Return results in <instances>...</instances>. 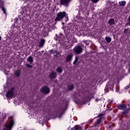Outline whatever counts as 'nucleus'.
<instances>
[{"label":"nucleus","mask_w":130,"mask_h":130,"mask_svg":"<svg viewBox=\"0 0 130 130\" xmlns=\"http://www.w3.org/2000/svg\"><path fill=\"white\" fill-rule=\"evenodd\" d=\"M105 40L108 42V43H110V42H111V38L109 37H106L105 38Z\"/></svg>","instance_id":"obj_21"},{"label":"nucleus","mask_w":130,"mask_h":130,"mask_svg":"<svg viewBox=\"0 0 130 130\" xmlns=\"http://www.w3.org/2000/svg\"><path fill=\"white\" fill-rule=\"evenodd\" d=\"M118 109H120L121 110H125L126 109V106L125 105H119L117 106Z\"/></svg>","instance_id":"obj_11"},{"label":"nucleus","mask_w":130,"mask_h":130,"mask_svg":"<svg viewBox=\"0 0 130 130\" xmlns=\"http://www.w3.org/2000/svg\"><path fill=\"white\" fill-rule=\"evenodd\" d=\"M54 39H55L56 41H59L60 44L65 46H67V43H68V42H69V43H75L77 42V39L74 38L73 36H70L69 37H68V41H66V38H64L63 35L61 34H60L59 37H57L56 38H55Z\"/></svg>","instance_id":"obj_1"},{"label":"nucleus","mask_w":130,"mask_h":130,"mask_svg":"<svg viewBox=\"0 0 130 130\" xmlns=\"http://www.w3.org/2000/svg\"><path fill=\"white\" fill-rule=\"evenodd\" d=\"M127 31H128V29L126 28L124 30V33H127Z\"/></svg>","instance_id":"obj_29"},{"label":"nucleus","mask_w":130,"mask_h":130,"mask_svg":"<svg viewBox=\"0 0 130 130\" xmlns=\"http://www.w3.org/2000/svg\"><path fill=\"white\" fill-rule=\"evenodd\" d=\"M44 43H45V40L41 39L39 43L40 47H42L44 45Z\"/></svg>","instance_id":"obj_16"},{"label":"nucleus","mask_w":130,"mask_h":130,"mask_svg":"<svg viewBox=\"0 0 130 130\" xmlns=\"http://www.w3.org/2000/svg\"><path fill=\"white\" fill-rule=\"evenodd\" d=\"M72 59H73V54H68L66 57V61H67V62H69V61H71Z\"/></svg>","instance_id":"obj_9"},{"label":"nucleus","mask_w":130,"mask_h":130,"mask_svg":"<svg viewBox=\"0 0 130 130\" xmlns=\"http://www.w3.org/2000/svg\"><path fill=\"white\" fill-rule=\"evenodd\" d=\"M14 126V120L12 119L8 122L5 126V128L3 130H11L12 127Z\"/></svg>","instance_id":"obj_4"},{"label":"nucleus","mask_w":130,"mask_h":130,"mask_svg":"<svg viewBox=\"0 0 130 130\" xmlns=\"http://www.w3.org/2000/svg\"><path fill=\"white\" fill-rule=\"evenodd\" d=\"M56 71L57 72H58V73H59V74H60V73H62V69L60 67H58L56 69Z\"/></svg>","instance_id":"obj_25"},{"label":"nucleus","mask_w":130,"mask_h":130,"mask_svg":"<svg viewBox=\"0 0 130 130\" xmlns=\"http://www.w3.org/2000/svg\"><path fill=\"white\" fill-rule=\"evenodd\" d=\"M25 2H26L27 0H24Z\"/></svg>","instance_id":"obj_35"},{"label":"nucleus","mask_w":130,"mask_h":130,"mask_svg":"<svg viewBox=\"0 0 130 130\" xmlns=\"http://www.w3.org/2000/svg\"><path fill=\"white\" fill-rule=\"evenodd\" d=\"M21 75V71L20 70H17L15 72V76L16 77H19Z\"/></svg>","instance_id":"obj_20"},{"label":"nucleus","mask_w":130,"mask_h":130,"mask_svg":"<svg viewBox=\"0 0 130 130\" xmlns=\"http://www.w3.org/2000/svg\"><path fill=\"white\" fill-rule=\"evenodd\" d=\"M109 24L111 25H115V22L114 21V19L112 18L109 20Z\"/></svg>","instance_id":"obj_17"},{"label":"nucleus","mask_w":130,"mask_h":130,"mask_svg":"<svg viewBox=\"0 0 130 130\" xmlns=\"http://www.w3.org/2000/svg\"><path fill=\"white\" fill-rule=\"evenodd\" d=\"M116 92H118V90L117 89H116Z\"/></svg>","instance_id":"obj_32"},{"label":"nucleus","mask_w":130,"mask_h":130,"mask_svg":"<svg viewBox=\"0 0 130 130\" xmlns=\"http://www.w3.org/2000/svg\"><path fill=\"white\" fill-rule=\"evenodd\" d=\"M64 17L66 18L65 22H67V21H68L69 20V17L66 13V12H60L57 13V16L55 19V21H60L62 20V18H64Z\"/></svg>","instance_id":"obj_2"},{"label":"nucleus","mask_w":130,"mask_h":130,"mask_svg":"<svg viewBox=\"0 0 130 130\" xmlns=\"http://www.w3.org/2000/svg\"><path fill=\"white\" fill-rule=\"evenodd\" d=\"M50 79H55V78H56V73L55 72L51 73L50 75Z\"/></svg>","instance_id":"obj_14"},{"label":"nucleus","mask_w":130,"mask_h":130,"mask_svg":"<svg viewBox=\"0 0 130 130\" xmlns=\"http://www.w3.org/2000/svg\"><path fill=\"white\" fill-rule=\"evenodd\" d=\"M0 40H2V37L0 36Z\"/></svg>","instance_id":"obj_33"},{"label":"nucleus","mask_w":130,"mask_h":130,"mask_svg":"<svg viewBox=\"0 0 130 130\" xmlns=\"http://www.w3.org/2000/svg\"><path fill=\"white\" fill-rule=\"evenodd\" d=\"M15 90L14 88H12L11 90H9L6 93L7 98H9L11 99V98H13L14 97V91Z\"/></svg>","instance_id":"obj_5"},{"label":"nucleus","mask_w":130,"mask_h":130,"mask_svg":"<svg viewBox=\"0 0 130 130\" xmlns=\"http://www.w3.org/2000/svg\"><path fill=\"white\" fill-rule=\"evenodd\" d=\"M26 67H27L28 69H32V68H33V66H32L31 65H30L29 63H26Z\"/></svg>","instance_id":"obj_27"},{"label":"nucleus","mask_w":130,"mask_h":130,"mask_svg":"<svg viewBox=\"0 0 130 130\" xmlns=\"http://www.w3.org/2000/svg\"><path fill=\"white\" fill-rule=\"evenodd\" d=\"M129 110V109H127L125 112H122L121 114L122 117H124V116H125V115L128 113Z\"/></svg>","instance_id":"obj_15"},{"label":"nucleus","mask_w":130,"mask_h":130,"mask_svg":"<svg viewBox=\"0 0 130 130\" xmlns=\"http://www.w3.org/2000/svg\"><path fill=\"white\" fill-rule=\"evenodd\" d=\"M99 117H100L99 119H98L97 120H96V123L97 124H98L99 123H100V122H101V120H102V118H103V115L102 114H100L99 115Z\"/></svg>","instance_id":"obj_12"},{"label":"nucleus","mask_w":130,"mask_h":130,"mask_svg":"<svg viewBox=\"0 0 130 130\" xmlns=\"http://www.w3.org/2000/svg\"><path fill=\"white\" fill-rule=\"evenodd\" d=\"M125 1H121L119 2V5H120L121 7L125 6Z\"/></svg>","instance_id":"obj_23"},{"label":"nucleus","mask_w":130,"mask_h":130,"mask_svg":"<svg viewBox=\"0 0 130 130\" xmlns=\"http://www.w3.org/2000/svg\"><path fill=\"white\" fill-rule=\"evenodd\" d=\"M98 1H99V0H91L92 3H94V4L98 3Z\"/></svg>","instance_id":"obj_28"},{"label":"nucleus","mask_w":130,"mask_h":130,"mask_svg":"<svg viewBox=\"0 0 130 130\" xmlns=\"http://www.w3.org/2000/svg\"><path fill=\"white\" fill-rule=\"evenodd\" d=\"M41 92L44 94H48L50 92L49 88L47 87V86H44L41 89Z\"/></svg>","instance_id":"obj_8"},{"label":"nucleus","mask_w":130,"mask_h":130,"mask_svg":"<svg viewBox=\"0 0 130 130\" xmlns=\"http://www.w3.org/2000/svg\"><path fill=\"white\" fill-rule=\"evenodd\" d=\"M114 86V79H111L108 82L106 86V89L109 91H113V87Z\"/></svg>","instance_id":"obj_3"},{"label":"nucleus","mask_w":130,"mask_h":130,"mask_svg":"<svg viewBox=\"0 0 130 130\" xmlns=\"http://www.w3.org/2000/svg\"><path fill=\"white\" fill-rule=\"evenodd\" d=\"M112 5V3H111L110 1L108 2L107 4V8L109 9V8H111V6Z\"/></svg>","instance_id":"obj_22"},{"label":"nucleus","mask_w":130,"mask_h":130,"mask_svg":"<svg viewBox=\"0 0 130 130\" xmlns=\"http://www.w3.org/2000/svg\"><path fill=\"white\" fill-rule=\"evenodd\" d=\"M74 52L77 54H79L82 51H83V48L81 46H76L73 49Z\"/></svg>","instance_id":"obj_6"},{"label":"nucleus","mask_w":130,"mask_h":130,"mask_svg":"<svg viewBox=\"0 0 130 130\" xmlns=\"http://www.w3.org/2000/svg\"><path fill=\"white\" fill-rule=\"evenodd\" d=\"M27 61H28V62H30V63H32V62H33L34 61L33 57H32V56H29L27 59Z\"/></svg>","instance_id":"obj_18"},{"label":"nucleus","mask_w":130,"mask_h":130,"mask_svg":"<svg viewBox=\"0 0 130 130\" xmlns=\"http://www.w3.org/2000/svg\"><path fill=\"white\" fill-rule=\"evenodd\" d=\"M72 130H82V127L76 125L74 128H72Z\"/></svg>","instance_id":"obj_19"},{"label":"nucleus","mask_w":130,"mask_h":130,"mask_svg":"<svg viewBox=\"0 0 130 130\" xmlns=\"http://www.w3.org/2000/svg\"><path fill=\"white\" fill-rule=\"evenodd\" d=\"M73 89H74V85L73 84L68 86V90H73Z\"/></svg>","instance_id":"obj_26"},{"label":"nucleus","mask_w":130,"mask_h":130,"mask_svg":"<svg viewBox=\"0 0 130 130\" xmlns=\"http://www.w3.org/2000/svg\"><path fill=\"white\" fill-rule=\"evenodd\" d=\"M108 101L109 103H112V100H108Z\"/></svg>","instance_id":"obj_30"},{"label":"nucleus","mask_w":130,"mask_h":130,"mask_svg":"<svg viewBox=\"0 0 130 130\" xmlns=\"http://www.w3.org/2000/svg\"><path fill=\"white\" fill-rule=\"evenodd\" d=\"M72 0H60V5L68 7Z\"/></svg>","instance_id":"obj_7"},{"label":"nucleus","mask_w":130,"mask_h":130,"mask_svg":"<svg viewBox=\"0 0 130 130\" xmlns=\"http://www.w3.org/2000/svg\"><path fill=\"white\" fill-rule=\"evenodd\" d=\"M4 5V2L3 1V0H0V7L2 10V11L4 12V13L6 14L7 13L6 12V9H5V8H4V7L3 6Z\"/></svg>","instance_id":"obj_10"},{"label":"nucleus","mask_w":130,"mask_h":130,"mask_svg":"<svg viewBox=\"0 0 130 130\" xmlns=\"http://www.w3.org/2000/svg\"><path fill=\"white\" fill-rule=\"evenodd\" d=\"M95 101L97 102V101H99V100H98V99H96L95 100Z\"/></svg>","instance_id":"obj_31"},{"label":"nucleus","mask_w":130,"mask_h":130,"mask_svg":"<svg viewBox=\"0 0 130 130\" xmlns=\"http://www.w3.org/2000/svg\"><path fill=\"white\" fill-rule=\"evenodd\" d=\"M30 11V8H29V6H25L22 9L23 13H26V12H28Z\"/></svg>","instance_id":"obj_13"},{"label":"nucleus","mask_w":130,"mask_h":130,"mask_svg":"<svg viewBox=\"0 0 130 130\" xmlns=\"http://www.w3.org/2000/svg\"><path fill=\"white\" fill-rule=\"evenodd\" d=\"M126 89H128V88H129V86L126 87Z\"/></svg>","instance_id":"obj_34"},{"label":"nucleus","mask_w":130,"mask_h":130,"mask_svg":"<svg viewBox=\"0 0 130 130\" xmlns=\"http://www.w3.org/2000/svg\"><path fill=\"white\" fill-rule=\"evenodd\" d=\"M78 59H79V57L76 56L75 59L73 62L74 64H77V62H78Z\"/></svg>","instance_id":"obj_24"}]
</instances>
